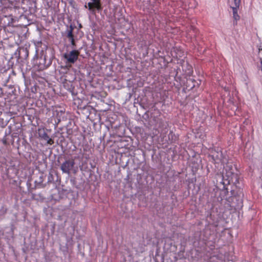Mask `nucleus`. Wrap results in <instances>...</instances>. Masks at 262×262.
<instances>
[{"label":"nucleus","mask_w":262,"mask_h":262,"mask_svg":"<svg viewBox=\"0 0 262 262\" xmlns=\"http://www.w3.org/2000/svg\"><path fill=\"white\" fill-rule=\"evenodd\" d=\"M46 141H47V143L49 145H52L54 144V141L53 140H52L51 138H50V137L48 138V139L47 140H46Z\"/></svg>","instance_id":"nucleus-13"},{"label":"nucleus","mask_w":262,"mask_h":262,"mask_svg":"<svg viewBox=\"0 0 262 262\" xmlns=\"http://www.w3.org/2000/svg\"><path fill=\"white\" fill-rule=\"evenodd\" d=\"M79 54L78 50L74 49L69 53H64L63 56L66 59L67 63L73 64L77 60Z\"/></svg>","instance_id":"nucleus-1"},{"label":"nucleus","mask_w":262,"mask_h":262,"mask_svg":"<svg viewBox=\"0 0 262 262\" xmlns=\"http://www.w3.org/2000/svg\"><path fill=\"white\" fill-rule=\"evenodd\" d=\"M260 63H261V70L262 71V60H261Z\"/></svg>","instance_id":"nucleus-15"},{"label":"nucleus","mask_w":262,"mask_h":262,"mask_svg":"<svg viewBox=\"0 0 262 262\" xmlns=\"http://www.w3.org/2000/svg\"><path fill=\"white\" fill-rule=\"evenodd\" d=\"M38 60V62L36 63V66L39 71H42L47 69L52 63L51 59H47L46 55H42L39 57Z\"/></svg>","instance_id":"nucleus-2"},{"label":"nucleus","mask_w":262,"mask_h":262,"mask_svg":"<svg viewBox=\"0 0 262 262\" xmlns=\"http://www.w3.org/2000/svg\"><path fill=\"white\" fill-rule=\"evenodd\" d=\"M22 51L25 52L26 53V54H27V56H28V51L26 49H23Z\"/></svg>","instance_id":"nucleus-14"},{"label":"nucleus","mask_w":262,"mask_h":262,"mask_svg":"<svg viewBox=\"0 0 262 262\" xmlns=\"http://www.w3.org/2000/svg\"><path fill=\"white\" fill-rule=\"evenodd\" d=\"M234 6H232L231 8L233 11V18L235 20L237 21L239 19V16L237 13V9L239 7L241 0H234Z\"/></svg>","instance_id":"nucleus-7"},{"label":"nucleus","mask_w":262,"mask_h":262,"mask_svg":"<svg viewBox=\"0 0 262 262\" xmlns=\"http://www.w3.org/2000/svg\"><path fill=\"white\" fill-rule=\"evenodd\" d=\"M45 186V185H42V187H44Z\"/></svg>","instance_id":"nucleus-16"},{"label":"nucleus","mask_w":262,"mask_h":262,"mask_svg":"<svg viewBox=\"0 0 262 262\" xmlns=\"http://www.w3.org/2000/svg\"><path fill=\"white\" fill-rule=\"evenodd\" d=\"M92 2H89L88 4H85L84 7L87 8L88 7L89 10L91 11L93 13H95V9L98 11L102 10V6L100 0H91Z\"/></svg>","instance_id":"nucleus-3"},{"label":"nucleus","mask_w":262,"mask_h":262,"mask_svg":"<svg viewBox=\"0 0 262 262\" xmlns=\"http://www.w3.org/2000/svg\"><path fill=\"white\" fill-rule=\"evenodd\" d=\"M69 40L71 42V45L72 46V48L73 49H75V46H76V44H75L74 38H73L72 39H69Z\"/></svg>","instance_id":"nucleus-12"},{"label":"nucleus","mask_w":262,"mask_h":262,"mask_svg":"<svg viewBox=\"0 0 262 262\" xmlns=\"http://www.w3.org/2000/svg\"><path fill=\"white\" fill-rule=\"evenodd\" d=\"M38 135L39 137H40L41 139H43L44 140H46L48 139L49 136L48 135V134L46 133V132L42 129H39V133Z\"/></svg>","instance_id":"nucleus-9"},{"label":"nucleus","mask_w":262,"mask_h":262,"mask_svg":"<svg viewBox=\"0 0 262 262\" xmlns=\"http://www.w3.org/2000/svg\"><path fill=\"white\" fill-rule=\"evenodd\" d=\"M74 28L72 26H70V29L67 30V37L69 39H72L74 38V35L73 33Z\"/></svg>","instance_id":"nucleus-10"},{"label":"nucleus","mask_w":262,"mask_h":262,"mask_svg":"<svg viewBox=\"0 0 262 262\" xmlns=\"http://www.w3.org/2000/svg\"><path fill=\"white\" fill-rule=\"evenodd\" d=\"M196 84H197V85H199L200 83L196 81L194 79L189 78L187 79L186 81V88L189 90H191L195 87Z\"/></svg>","instance_id":"nucleus-8"},{"label":"nucleus","mask_w":262,"mask_h":262,"mask_svg":"<svg viewBox=\"0 0 262 262\" xmlns=\"http://www.w3.org/2000/svg\"><path fill=\"white\" fill-rule=\"evenodd\" d=\"M75 164L74 160H67L61 165L60 169L63 173L69 174L70 171L73 169Z\"/></svg>","instance_id":"nucleus-5"},{"label":"nucleus","mask_w":262,"mask_h":262,"mask_svg":"<svg viewBox=\"0 0 262 262\" xmlns=\"http://www.w3.org/2000/svg\"><path fill=\"white\" fill-rule=\"evenodd\" d=\"M43 174H41L39 178V180H36L35 183H36V184H38L39 185H41L42 184V182H43Z\"/></svg>","instance_id":"nucleus-11"},{"label":"nucleus","mask_w":262,"mask_h":262,"mask_svg":"<svg viewBox=\"0 0 262 262\" xmlns=\"http://www.w3.org/2000/svg\"><path fill=\"white\" fill-rule=\"evenodd\" d=\"M225 170L227 172V176L229 178H231V179L233 181L234 179H235V182L238 181L237 179V175L236 174H235L233 172L234 169H233V167L232 165H226V167H225Z\"/></svg>","instance_id":"nucleus-6"},{"label":"nucleus","mask_w":262,"mask_h":262,"mask_svg":"<svg viewBox=\"0 0 262 262\" xmlns=\"http://www.w3.org/2000/svg\"><path fill=\"white\" fill-rule=\"evenodd\" d=\"M209 157L212 159L215 163H219L220 162L224 163L222 152L217 149L212 150L210 151Z\"/></svg>","instance_id":"nucleus-4"}]
</instances>
